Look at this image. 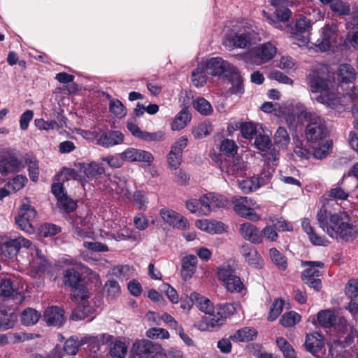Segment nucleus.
<instances>
[{
	"instance_id": "nucleus-6",
	"label": "nucleus",
	"mask_w": 358,
	"mask_h": 358,
	"mask_svg": "<svg viewBox=\"0 0 358 358\" xmlns=\"http://www.w3.org/2000/svg\"><path fill=\"white\" fill-rule=\"evenodd\" d=\"M276 53L275 45L267 42L250 49L243 55L242 57L245 63L259 66L271 60Z\"/></svg>"
},
{
	"instance_id": "nucleus-7",
	"label": "nucleus",
	"mask_w": 358,
	"mask_h": 358,
	"mask_svg": "<svg viewBox=\"0 0 358 358\" xmlns=\"http://www.w3.org/2000/svg\"><path fill=\"white\" fill-rule=\"evenodd\" d=\"M231 203L234 213L238 216L254 222L260 220L261 215L256 212L260 208V206L252 199L234 196L231 198Z\"/></svg>"
},
{
	"instance_id": "nucleus-62",
	"label": "nucleus",
	"mask_w": 358,
	"mask_h": 358,
	"mask_svg": "<svg viewBox=\"0 0 358 358\" xmlns=\"http://www.w3.org/2000/svg\"><path fill=\"white\" fill-rule=\"evenodd\" d=\"M72 299L76 301H83L88 298V292L86 287L80 284L71 287Z\"/></svg>"
},
{
	"instance_id": "nucleus-57",
	"label": "nucleus",
	"mask_w": 358,
	"mask_h": 358,
	"mask_svg": "<svg viewBox=\"0 0 358 358\" xmlns=\"http://www.w3.org/2000/svg\"><path fill=\"white\" fill-rule=\"evenodd\" d=\"M80 275L78 272L74 269L66 270L64 273V282L66 285L73 287L79 285Z\"/></svg>"
},
{
	"instance_id": "nucleus-1",
	"label": "nucleus",
	"mask_w": 358,
	"mask_h": 358,
	"mask_svg": "<svg viewBox=\"0 0 358 358\" xmlns=\"http://www.w3.org/2000/svg\"><path fill=\"white\" fill-rule=\"evenodd\" d=\"M334 203L332 199H324L317 215L318 224L331 238L347 240L353 236L355 229L346 212L331 211L330 207Z\"/></svg>"
},
{
	"instance_id": "nucleus-14",
	"label": "nucleus",
	"mask_w": 358,
	"mask_h": 358,
	"mask_svg": "<svg viewBox=\"0 0 358 358\" xmlns=\"http://www.w3.org/2000/svg\"><path fill=\"white\" fill-rule=\"evenodd\" d=\"M271 4L275 8L274 12L275 18L272 17L265 10H263V15L266 17L267 22L277 29H281L280 22H286L291 16L290 10L282 6L278 0H271Z\"/></svg>"
},
{
	"instance_id": "nucleus-41",
	"label": "nucleus",
	"mask_w": 358,
	"mask_h": 358,
	"mask_svg": "<svg viewBox=\"0 0 358 358\" xmlns=\"http://www.w3.org/2000/svg\"><path fill=\"white\" fill-rule=\"evenodd\" d=\"M269 255L272 262L280 270H285L287 266V258L276 248H273L269 250Z\"/></svg>"
},
{
	"instance_id": "nucleus-25",
	"label": "nucleus",
	"mask_w": 358,
	"mask_h": 358,
	"mask_svg": "<svg viewBox=\"0 0 358 358\" xmlns=\"http://www.w3.org/2000/svg\"><path fill=\"white\" fill-rule=\"evenodd\" d=\"M305 345L308 351L315 355L324 346L323 336L317 332L308 334Z\"/></svg>"
},
{
	"instance_id": "nucleus-21",
	"label": "nucleus",
	"mask_w": 358,
	"mask_h": 358,
	"mask_svg": "<svg viewBox=\"0 0 358 358\" xmlns=\"http://www.w3.org/2000/svg\"><path fill=\"white\" fill-rule=\"evenodd\" d=\"M44 319L49 325L61 326L65 321L64 312L57 306L49 307L45 311Z\"/></svg>"
},
{
	"instance_id": "nucleus-38",
	"label": "nucleus",
	"mask_w": 358,
	"mask_h": 358,
	"mask_svg": "<svg viewBox=\"0 0 358 358\" xmlns=\"http://www.w3.org/2000/svg\"><path fill=\"white\" fill-rule=\"evenodd\" d=\"M227 78L231 83V91L232 93L236 94H243V80L236 67L234 69L233 72L230 73V76Z\"/></svg>"
},
{
	"instance_id": "nucleus-15",
	"label": "nucleus",
	"mask_w": 358,
	"mask_h": 358,
	"mask_svg": "<svg viewBox=\"0 0 358 358\" xmlns=\"http://www.w3.org/2000/svg\"><path fill=\"white\" fill-rule=\"evenodd\" d=\"M251 38L250 32L239 31L227 35L223 40V45L229 50L234 48H245L250 44Z\"/></svg>"
},
{
	"instance_id": "nucleus-52",
	"label": "nucleus",
	"mask_w": 358,
	"mask_h": 358,
	"mask_svg": "<svg viewBox=\"0 0 358 358\" xmlns=\"http://www.w3.org/2000/svg\"><path fill=\"white\" fill-rule=\"evenodd\" d=\"M152 344L149 341L141 340L134 343L131 350L137 355L142 356L150 352Z\"/></svg>"
},
{
	"instance_id": "nucleus-20",
	"label": "nucleus",
	"mask_w": 358,
	"mask_h": 358,
	"mask_svg": "<svg viewBox=\"0 0 358 358\" xmlns=\"http://www.w3.org/2000/svg\"><path fill=\"white\" fill-rule=\"evenodd\" d=\"M195 226L209 234H220L225 230L222 222L214 220L199 219L195 222Z\"/></svg>"
},
{
	"instance_id": "nucleus-64",
	"label": "nucleus",
	"mask_w": 358,
	"mask_h": 358,
	"mask_svg": "<svg viewBox=\"0 0 358 358\" xmlns=\"http://www.w3.org/2000/svg\"><path fill=\"white\" fill-rule=\"evenodd\" d=\"M245 260L251 266L260 268L264 265V260L257 250H252L250 254L245 257Z\"/></svg>"
},
{
	"instance_id": "nucleus-40",
	"label": "nucleus",
	"mask_w": 358,
	"mask_h": 358,
	"mask_svg": "<svg viewBox=\"0 0 358 358\" xmlns=\"http://www.w3.org/2000/svg\"><path fill=\"white\" fill-rule=\"evenodd\" d=\"M81 163L76 164L73 168H63L59 177L64 179H83Z\"/></svg>"
},
{
	"instance_id": "nucleus-31",
	"label": "nucleus",
	"mask_w": 358,
	"mask_h": 358,
	"mask_svg": "<svg viewBox=\"0 0 358 358\" xmlns=\"http://www.w3.org/2000/svg\"><path fill=\"white\" fill-rule=\"evenodd\" d=\"M303 266H308L302 273V280L310 278L318 277L321 275L320 269L324 267L321 262H303Z\"/></svg>"
},
{
	"instance_id": "nucleus-2",
	"label": "nucleus",
	"mask_w": 358,
	"mask_h": 358,
	"mask_svg": "<svg viewBox=\"0 0 358 358\" xmlns=\"http://www.w3.org/2000/svg\"><path fill=\"white\" fill-rule=\"evenodd\" d=\"M331 76L329 68L324 64L313 66L308 74V85L313 94H319L313 99L327 108L338 109L342 108L341 96L331 90Z\"/></svg>"
},
{
	"instance_id": "nucleus-37",
	"label": "nucleus",
	"mask_w": 358,
	"mask_h": 358,
	"mask_svg": "<svg viewBox=\"0 0 358 358\" xmlns=\"http://www.w3.org/2000/svg\"><path fill=\"white\" fill-rule=\"evenodd\" d=\"M41 313L31 308H27L21 314V321L24 325L31 326L37 323Z\"/></svg>"
},
{
	"instance_id": "nucleus-29",
	"label": "nucleus",
	"mask_w": 358,
	"mask_h": 358,
	"mask_svg": "<svg viewBox=\"0 0 358 358\" xmlns=\"http://www.w3.org/2000/svg\"><path fill=\"white\" fill-rule=\"evenodd\" d=\"M123 142V134L117 131L109 132L101 136L97 143L101 146L108 148Z\"/></svg>"
},
{
	"instance_id": "nucleus-63",
	"label": "nucleus",
	"mask_w": 358,
	"mask_h": 358,
	"mask_svg": "<svg viewBox=\"0 0 358 358\" xmlns=\"http://www.w3.org/2000/svg\"><path fill=\"white\" fill-rule=\"evenodd\" d=\"M237 149V145L232 140L225 139L222 141L220 145V150L228 156H234Z\"/></svg>"
},
{
	"instance_id": "nucleus-34",
	"label": "nucleus",
	"mask_w": 358,
	"mask_h": 358,
	"mask_svg": "<svg viewBox=\"0 0 358 358\" xmlns=\"http://www.w3.org/2000/svg\"><path fill=\"white\" fill-rule=\"evenodd\" d=\"M208 76L204 63L201 62L192 73V83L196 87H201L206 83Z\"/></svg>"
},
{
	"instance_id": "nucleus-39",
	"label": "nucleus",
	"mask_w": 358,
	"mask_h": 358,
	"mask_svg": "<svg viewBox=\"0 0 358 358\" xmlns=\"http://www.w3.org/2000/svg\"><path fill=\"white\" fill-rule=\"evenodd\" d=\"M338 78L343 83H351L356 78L355 69L349 64H341L338 69Z\"/></svg>"
},
{
	"instance_id": "nucleus-13",
	"label": "nucleus",
	"mask_w": 358,
	"mask_h": 358,
	"mask_svg": "<svg viewBox=\"0 0 358 358\" xmlns=\"http://www.w3.org/2000/svg\"><path fill=\"white\" fill-rule=\"evenodd\" d=\"M188 138L186 136H181L171 148L167 155L169 167L171 169H177L181 164L183 150L187 147Z\"/></svg>"
},
{
	"instance_id": "nucleus-46",
	"label": "nucleus",
	"mask_w": 358,
	"mask_h": 358,
	"mask_svg": "<svg viewBox=\"0 0 358 358\" xmlns=\"http://www.w3.org/2000/svg\"><path fill=\"white\" fill-rule=\"evenodd\" d=\"M274 143L278 146L285 148L289 143L290 138L287 130L280 127L275 131L273 137Z\"/></svg>"
},
{
	"instance_id": "nucleus-43",
	"label": "nucleus",
	"mask_w": 358,
	"mask_h": 358,
	"mask_svg": "<svg viewBox=\"0 0 358 358\" xmlns=\"http://www.w3.org/2000/svg\"><path fill=\"white\" fill-rule=\"evenodd\" d=\"M110 181L113 190L115 191L117 194L121 195L122 197L131 199L132 193L131 191L128 189L126 180H119V182L117 180Z\"/></svg>"
},
{
	"instance_id": "nucleus-42",
	"label": "nucleus",
	"mask_w": 358,
	"mask_h": 358,
	"mask_svg": "<svg viewBox=\"0 0 358 358\" xmlns=\"http://www.w3.org/2000/svg\"><path fill=\"white\" fill-rule=\"evenodd\" d=\"M237 185L243 194H250L259 189L263 183L260 180H237Z\"/></svg>"
},
{
	"instance_id": "nucleus-12",
	"label": "nucleus",
	"mask_w": 358,
	"mask_h": 358,
	"mask_svg": "<svg viewBox=\"0 0 358 358\" xmlns=\"http://www.w3.org/2000/svg\"><path fill=\"white\" fill-rule=\"evenodd\" d=\"M310 26V20L306 17H300L296 20L295 29L292 31V38L299 46L308 45L310 41L308 32Z\"/></svg>"
},
{
	"instance_id": "nucleus-32",
	"label": "nucleus",
	"mask_w": 358,
	"mask_h": 358,
	"mask_svg": "<svg viewBox=\"0 0 358 358\" xmlns=\"http://www.w3.org/2000/svg\"><path fill=\"white\" fill-rule=\"evenodd\" d=\"M353 338L354 336L352 335V333L350 332L347 336L344 341L333 340L332 341H331L328 342L327 345L329 346V356L331 357H337L345 345H349L351 343Z\"/></svg>"
},
{
	"instance_id": "nucleus-19",
	"label": "nucleus",
	"mask_w": 358,
	"mask_h": 358,
	"mask_svg": "<svg viewBox=\"0 0 358 358\" xmlns=\"http://www.w3.org/2000/svg\"><path fill=\"white\" fill-rule=\"evenodd\" d=\"M238 232L245 240L254 244L262 242V236L259 229L253 224L245 222L239 225Z\"/></svg>"
},
{
	"instance_id": "nucleus-54",
	"label": "nucleus",
	"mask_w": 358,
	"mask_h": 358,
	"mask_svg": "<svg viewBox=\"0 0 358 358\" xmlns=\"http://www.w3.org/2000/svg\"><path fill=\"white\" fill-rule=\"evenodd\" d=\"M276 343L285 358H296L294 349L284 338H278Z\"/></svg>"
},
{
	"instance_id": "nucleus-36",
	"label": "nucleus",
	"mask_w": 358,
	"mask_h": 358,
	"mask_svg": "<svg viewBox=\"0 0 358 358\" xmlns=\"http://www.w3.org/2000/svg\"><path fill=\"white\" fill-rule=\"evenodd\" d=\"M191 120V115L187 109L182 110L175 117L171 129L173 131H178L185 127Z\"/></svg>"
},
{
	"instance_id": "nucleus-48",
	"label": "nucleus",
	"mask_w": 358,
	"mask_h": 358,
	"mask_svg": "<svg viewBox=\"0 0 358 358\" xmlns=\"http://www.w3.org/2000/svg\"><path fill=\"white\" fill-rule=\"evenodd\" d=\"M74 230L77 236L80 238H90L93 234L90 227L86 225V222L81 218H78L75 221Z\"/></svg>"
},
{
	"instance_id": "nucleus-53",
	"label": "nucleus",
	"mask_w": 358,
	"mask_h": 358,
	"mask_svg": "<svg viewBox=\"0 0 358 358\" xmlns=\"http://www.w3.org/2000/svg\"><path fill=\"white\" fill-rule=\"evenodd\" d=\"M301 320V315L294 311L285 313L280 320V324L286 327L295 325Z\"/></svg>"
},
{
	"instance_id": "nucleus-10",
	"label": "nucleus",
	"mask_w": 358,
	"mask_h": 358,
	"mask_svg": "<svg viewBox=\"0 0 358 358\" xmlns=\"http://www.w3.org/2000/svg\"><path fill=\"white\" fill-rule=\"evenodd\" d=\"M159 215L164 222L173 228L180 230H186L189 228L190 223L188 220L172 209L163 208L159 210Z\"/></svg>"
},
{
	"instance_id": "nucleus-33",
	"label": "nucleus",
	"mask_w": 358,
	"mask_h": 358,
	"mask_svg": "<svg viewBox=\"0 0 358 358\" xmlns=\"http://www.w3.org/2000/svg\"><path fill=\"white\" fill-rule=\"evenodd\" d=\"M21 164L15 156L5 157L0 161V173H7L20 170Z\"/></svg>"
},
{
	"instance_id": "nucleus-51",
	"label": "nucleus",
	"mask_w": 358,
	"mask_h": 358,
	"mask_svg": "<svg viewBox=\"0 0 358 358\" xmlns=\"http://www.w3.org/2000/svg\"><path fill=\"white\" fill-rule=\"evenodd\" d=\"M194 108L203 115H209L213 111L211 104L204 98H199L195 100Z\"/></svg>"
},
{
	"instance_id": "nucleus-49",
	"label": "nucleus",
	"mask_w": 358,
	"mask_h": 358,
	"mask_svg": "<svg viewBox=\"0 0 358 358\" xmlns=\"http://www.w3.org/2000/svg\"><path fill=\"white\" fill-rule=\"evenodd\" d=\"M103 290L110 299H115L120 294V286L113 279H109L104 285Z\"/></svg>"
},
{
	"instance_id": "nucleus-30",
	"label": "nucleus",
	"mask_w": 358,
	"mask_h": 358,
	"mask_svg": "<svg viewBox=\"0 0 358 358\" xmlns=\"http://www.w3.org/2000/svg\"><path fill=\"white\" fill-rule=\"evenodd\" d=\"M257 336V331L255 329L246 327L237 330L229 338L236 342H246L253 340Z\"/></svg>"
},
{
	"instance_id": "nucleus-5",
	"label": "nucleus",
	"mask_w": 358,
	"mask_h": 358,
	"mask_svg": "<svg viewBox=\"0 0 358 358\" xmlns=\"http://www.w3.org/2000/svg\"><path fill=\"white\" fill-rule=\"evenodd\" d=\"M229 200L224 196L209 192L200 196L199 199L186 201L185 207L192 213L199 217L208 216L217 209L224 208Z\"/></svg>"
},
{
	"instance_id": "nucleus-8",
	"label": "nucleus",
	"mask_w": 358,
	"mask_h": 358,
	"mask_svg": "<svg viewBox=\"0 0 358 358\" xmlns=\"http://www.w3.org/2000/svg\"><path fill=\"white\" fill-rule=\"evenodd\" d=\"M37 212L31 205L29 199L24 198L22 201L18 214L15 217V223L18 228L27 233L31 234L34 229L32 222L35 220Z\"/></svg>"
},
{
	"instance_id": "nucleus-61",
	"label": "nucleus",
	"mask_w": 358,
	"mask_h": 358,
	"mask_svg": "<svg viewBox=\"0 0 358 358\" xmlns=\"http://www.w3.org/2000/svg\"><path fill=\"white\" fill-rule=\"evenodd\" d=\"M17 321V315L14 313L6 314L0 319V331H6L13 328Z\"/></svg>"
},
{
	"instance_id": "nucleus-26",
	"label": "nucleus",
	"mask_w": 358,
	"mask_h": 358,
	"mask_svg": "<svg viewBox=\"0 0 358 358\" xmlns=\"http://www.w3.org/2000/svg\"><path fill=\"white\" fill-rule=\"evenodd\" d=\"M111 338L109 335H101L100 336H86L81 338L80 345H87V348L92 352H96L100 348L101 343H103L104 341H108Z\"/></svg>"
},
{
	"instance_id": "nucleus-18",
	"label": "nucleus",
	"mask_w": 358,
	"mask_h": 358,
	"mask_svg": "<svg viewBox=\"0 0 358 358\" xmlns=\"http://www.w3.org/2000/svg\"><path fill=\"white\" fill-rule=\"evenodd\" d=\"M121 157L131 162H138L151 163L154 160V157L150 152L134 148H127L122 152Z\"/></svg>"
},
{
	"instance_id": "nucleus-28",
	"label": "nucleus",
	"mask_w": 358,
	"mask_h": 358,
	"mask_svg": "<svg viewBox=\"0 0 358 358\" xmlns=\"http://www.w3.org/2000/svg\"><path fill=\"white\" fill-rule=\"evenodd\" d=\"M113 231L108 234V236H110V238L115 239L117 241L125 240H140V236L131 229L127 227H124L120 230L116 229L115 227H113Z\"/></svg>"
},
{
	"instance_id": "nucleus-9",
	"label": "nucleus",
	"mask_w": 358,
	"mask_h": 358,
	"mask_svg": "<svg viewBox=\"0 0 358 358\" xmlns=\"http://www.w3.org/2000/svg\"><path fill=\"white\" fill-rule=\"evenodd\" d=\"M317 320L320 325L324 327H334V329L341 334L348 331V325L343 317H336L331 310H323L317 315Z\"/></svg>"
},
{
	"instance_id": "nucleus-47",
	"label": "nucleus",
	"mask_w": 358,
	"mask_h": 358,
	"mask_svg": "<svg viewBox=\"0 0 358 358\" xmlns=\"http://www.w3.org/2000/svg\"><path fill=\"white\" fill-rule=\"evenodd\" d=\"M226 289L230 292L239 293L245 289V285L241 278L235 275L224 282Z\"/></svg>"
},
{
	"instance_id": "nucleus-59",
	"label": "nucleus",
	"mask_w": 358,
	"mask_h": 358,
	"mask_svg": "<svg viewBox=\"0 0 358 358\" xmlns=\"http://www.w3.org/2000/svg\"><path fill=\"white\" fill-rule=\"evenodd\" d=\"M238 307H239V305L238 304L225 303L219 304L217 306V311L219 314L224 316V319L225 320L226 317L234 315L237 311Z\"/></svg>"
},
{
	"instance_id": "nucleus-55",
	"label": "nucleus",
	"mask_w": 358,
	"mask_h": 358,
	"mask_svg": "<svg viewBox=\"0 0 358 358\" xmlns=\"http://www.w3.org/2000/svg\"><path fill=\"white\" fill-rule=\"evenodd\" d=\"M268 220L278 231H284L292 230V225L282 217L272 215L268 217Z\"/></svg>"
},
{
	"instance_id": "nucleus-44",
	"label": "nucleus",
	"mask_w": 358,
	"mask_h": 358,
	"mask_svg": "<svg viewBox=\"0 0 358 358\" xmlns=\"http://www.w3.org/2000/svg\"><path fill=\"white\" fill-rule=\"evenodd\" d=\"M94 313V308L90 306H78L72 312L73 320H81L90 317Z\"/></svg>"
},
{
	"instance_id": "nucleus-4",
	"label": "nucleus",
	"mask_w": 358,
	"mask_h": 358,
	"mask_svg": "<svg viewBox=\"0 0 358 358\" xmlns=\"http://www.w3.org/2000/svg\"><path fill=\"white\" fill-rule=\"evenodd\" d=\"M293 111L299 117L303 118L308 122L305 132L308 141L316 142L327 136L328 129L323 118L310 112L300 103L293 106Z\"/></svg>"
},
{
	"instance_id": "nucleus-45",
	"label": "nucleus",
	"mask_w": 358,
	"mask_h": 358,
	"mask_svg": "<svg viewBox=\"0 0 358 358\" xmlns=\"http://www.w3.org/2000/svg\"><path fill=\"white\" fill-rule=\"evenodd\" d=\"M330 8L338 15H348L350 10V4L345 0H331Z\"/></svg>"
},
{
	"instance_id": "nucleus-56",
	"label": "nucleus",
	"mask_w": 358,
	"mask_h": 358,
	"mask_svg": "<svg viewBox=\"0 0 358 358\" xmlns=\"http://www.w3.org/2000/svg\"><path fill=\"white\" fill-rule=\"evenodd\" d=\"M109 110L116 117H124L127 115V110L122 103L117 99H110Z\"/></svg>"
},
{
	"instance_id": "nucleus-16",
	"label": "nucleus",
	"mask_w": 358,
	"mask_h": 358,
	"mask_svg": "<svg viewBox=\"0 0 358 358\" xmlns=\"http://www.w3.org/2000/svg\"><path fill=\"white\" fill-rule=\"evenodd\" d=\"M338 30L336 25H326L321 30L320 38L316 41L315 45L321 50L329 49L336 43Z\"/></svg>"
},
{
	"instance_id": "nucleus-50",
	"label": "nucleus",
	"mask_w": 358,
	"mask_h": 358,
	"mask_svg": "<svg viewBox=\"0 0 358 358\" xmlns=\"http://www.w3.org/2000/svg\"><path fill=\"white\" fill-rule=\"evenodd\" d=\"M127 352V347L125 343L121 341H116L111 344L110 353L115 358H124Z\"/></svg>"
},
{
	"instance_id": "nucleus-27",
	"label": "nucleus",
	"mask_w": 358,
	"mask_h": 358,
	"mask_svg": "<svg viewBox=\"0 0 358 358\" xmlns=\"http://www.w3.org/2000/svg\"><path fill=\"white\" fill-rule=\"evenodd\" d=\"M83 179L85 178L102 177L104 173V169L99 164L96 162L81 163Z\"/></svg>"
},
{
	"instance_id": "nucleus-22",
	"label": "nucleus",
	"mask_w": 358,
	"mask_h": 358,
	"mask_svg": "<svg viewBox=\"0 0 358 358\" xmlns=\"http://www.w3.org/2000/svg\"><path fill=\"white\" fill-rule=\"evenodd\" d=\"M197 262L196 257L193 255H186L182 259L181 276L182 279L187 280L193 276L196 269Z\"/></svg>"
},
{
	"instance_id": "nucleus-35",
	"label": "nucleus",
	"mask_w": 358,
	"mask_h": 358,
	"mask_svg": "<svg viewBox=\"0 0 358 358\" xmlns=\"http://www.w3.org/2000/svg\"><path fill=\"white\" fill-rule=\"evenodd\" d=\"M24 185V180H8L3 187L0 188V199L20 190Z\"/></svg>"
},
{
	"instance_id": "nucleus-60",
	"label": "nucleus",
	"mask_w": 358,
	"mask_h": 358,
	"mask_svg": "<svg viewBox=\"0 0 358 358\" xmlns=\"http://www.w3.org/2000/svg\"><path fill=\"white\" fill-rule=\"evenodd\" d=\"M213 130L211 124L202 122L193 129V135L196 138H202L209 135Z\"/></svg>"
},
{
	"instance_id": "nucleus-17",
	"label": "nucleus",
	"mask_w": 358,
	"mask_h": 358,
	"mask_svg": "<svg viewBox=\"0 0 358 358\" xmlns=\"http://www.w3.org/2000/svg\"><path fill=\"white\" fill-rule=\"evenodd\" d=\"M224 322V316L217 311V313L206 314V316L198 322L195 327L203 331H213L220 327Z\"/></svg>"
},
{
	"instance_id": "nucleus-23",
	"label": "nucleus",
	"mask_w": 358,
	"mask_h": 358,
	"mask_svg": "<svg viewBox=\"0 0 358 358\" xmlns=\"http://www.w3.org/2000/svg\"><path fill=\"white\" fill-rule=\"evenodd\" d=\"M189 299L194 303L196 306L205 314L213 313L214 306L210 299L197 292H192L189 295Z\"/></svg>"
},
{
	"instance_id": "nucleus-58",
	"label": "nucleus",
	"mask_w": 358,
	"mask_h": 358,
	"mask_svg": "<svg viewBox=\"0 0 358 358\" xmlns=\"http://www.w3.org/2000/svg\"><path fill=\"white\" fill-rule=\"evenodd\" d=\"M283 306H284V302L282 299H275L273 302V303L269 309V313L268 315V320L269 321H273V320H276L277 317L282 313Z\"/></svg>"
},
{
	"instance_id": "nucleus-11",
	"label": "nucleus",
	"mask_w": 358,
	"mask_h": 358,
	"mask_svg": "<svg viewBox=\"0 0 358 358\" xmlns=\"http://www.w3.org/2000/svg\"><path fill=\"white\" fill-rule=\"evenodd\" d=\"M203 62L204 63L207 73L212 76H223L227 78L235 68V66L227 61L218 57L211 58Z\"/></svg>"
},
{
	"instance_id": "nucleus-24",
	"label": "nucleus",
	"mask_w": 358,
	"mask_h": 358,
	"mask_svg": "<svg viewBox=\"0 0 358 358\" xmlns=\"http://www.w3.org/2000/svg\"><path fill=\"white\" fill-rule=\"evenodd\" d=\"M301 226L312 244L318 246H327L329 244L327 239L324 236H319L314 231L308 219H303L301 222Z\"/></svg>"
},
{
	"instance_id": "nucleus-3",
	"label": "nucleus",
	"mask_w": 358,
	"mask_h": 358,
	"mask_svg": "<svg viewBox=\"0 0 358 358\" xmlns=\"http://www.w3.org/2000/svg\"><path fill=\"white\" fill-rule=\"evenodd\" d=\"M21 248H27L33 251L31 255L34 257L31 262L34 268H38V270H43L46 265V259L42 255L41 251L32 246L29 240L22 236H18L14 238H9L0 245V256L6 258H13L20 252Z\"/></svg>"
}]
</instances>
